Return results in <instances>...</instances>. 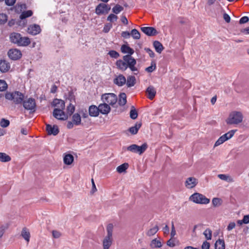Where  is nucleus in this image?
<instances>
[{"instance_id": "obj_1", "label": "nucleus", "mask_w": 249, "mask_h": 249, "mask_svg": "<svg viewBox=\"0 0 249 249\" xmlns=\"http://www.w3.org/2000/svg\"><path fill=\"white\" fill-rule=\"evenodd\" d=\"M59 104H60V106H59V108H55L53 111V117L57 120L65 121L68 118V114H66L64 111L65 109V102L58 99H54L53 102V106H57Z\"/></svg>"}, {"instance_id": "obj_2", "label": "nucleus", "mask_w": 249, "mask_h": 249, "mask_svg": "<svg viewBox=\"0 0 249 249\" xmlns=\"http://www.w3.org/2000/svg\"><path fill=\"white\" fill-rule=\"evenodd\" d=\"M9 39L11 43L17 44L18 46L26 47L31 43V40L28 37L22 36L18 33H11L9 35Z\"/></svg>"}, {"instance_id": "obj_3", "label": "nucleus", "mask_w": 249, "mask_h": 249, "mask_svg": "<svg viewBox=\"0 0 249 249\" xmlns=\"http://www.w3.org/2000/svg\"><path fill=\"white\" fill-rule=\"evenodd\" d=\"M5 97L7 100L13 101L16 104H20L22 103L24 96L20 92L15 91L13 92H7L5 94Z\"/></svg>"}, {"instance_id": "obj_4", "label": "nucleus", "mask_w": 249, "mask_h": 249, "mask_svg": "<svg viewBox=\"0 0 249 249\" xmlns=\"http://www.w3.org/2000/svg\"><path fill=\"white\" fill-rule=\"evenodd\" d=\"M243 115L241 112L233 111L230 114V116L227 120L228 124H238L242 122Z\"/></svg>"}, {"instance_id": "obj_5", "label": "nucleus", "mask_w": 249, "mask_h": 249, "mask_svg": "<svg viewBox=\"0 0 249 249\" xmlns=\"http://www.w3.org/2000/svg\"><path fill=\"white\" fill-rule=\"evenodd\" d=\"M190 199L197 204H207L210 202V199L202 194L196 193L191 196Z\"/></svg>"}, {"instance_id": "obj_6", "label": "nucleus", "mask_w": 249, "mask_h": 249, "mask_svg": "<svg viewBox=\"0 0 249 249\" xmlns=\"http://www.w3.org/2000/svg\"><path fill=\"white\" fill-rule=\"evenodd\" d=\"M148 145L146 143H143L141 146L136 144H133L126 148L127 150L133 153H138L139 155L142 154L147 148Z\"/></svg>"}, {"instance_id": "obj_7", "label": "nucleus", "mask_w": 249, "mask_h": 249, "mask_svg": "<svg viewBox=\"0 0 249 249\" xmlns=\"http://www.w3.org/2000/svg\"><path fill=\"white\" fill-rule=\"evenodd\" d=\"M102 99L104 103L113 105L116 103L117 97L114 93H106L102 96Z\"/></svg>"}, {"instance_id": "obj_8", "label": "nucleus", "mask_w": 249, "mask_h": 249, "mask_svg": "<svg viewBox=\"0 0 249 249\" xmlns=\"http://www.w3.org/2000/svg\"><path fill=\"white\" fill-rule=\"evenodd\" d=\"M111 9L110 6L104 3H99L95 8V13L97 15L107 14Z\"/></svg>"}, {"instance_id": "obj_9", "label": "nucleus", "mask_w": 249, "mask_h": 249, "mask_svg": "<svg viewBox=\"0 0 249 249\" xmlns=\"http://www.w3.org/2000/svg\"><path fill=\"white\" fill-rule=\"evenodd\" d=\"M22 103L25 109L30 110L31 112L35 111L36 104L34 98H30L27 100L23 101Z\"/></svg>"}, {"instance_id": "obj_10", "label": "nucleus", "mask_w": 249, "mask_h": 249, "mask_svg": "<svg viewBox=\"0 0 249 249\" xmlns=\"http://www.w3.org/2000/svg\"><path fill=\"white\" fill-rule=\"evenodd\" d=\"M7 55L11 60H17L21 57L22 53L18 49H11L8 51Z\"/></svg>"}, {"instance_id": "obj_11", "label": "nucleus", "mask_w": 249, "mask_h": 249, "mask_svg": "<svg viewBox=\"0 0 249 249\" xmlns=\"http://www.w3.org/2000/svg\"><path fill=\"white\" fill-rule=\"evenodd\" d=\"M141 31L148 36H154L158 34L156 29L153 27H143L141 28Z\"/></svg>"}, {"instance_id": "obj_12", "label": "nucleus", "mask_w": 249, "mask_h": 249, "mask_svg": "<svg viewBox=\"0 0 249 249\" xmlns=\"http://www.w3.org/2000/svg\"><path fill=\"white\" fill-rule=\"evenodd\" d=\"M46 131H47L48 134L49 135H53V136H56L59 132L57 125H53L52 126L49 124H46Z\"/></svg>"}, {"instance_id": "obj_13", "label": "nucleus", "mask_w": 249, "mask_h": 249, "mask_svg": "<svg viewBox=\"0 0 249 249\" xmlns=\"http://www.w3.org/2000/svg\"><path fill=\"white\" fill-rule=\"evenodd\" d=\"M41 30L40 26L37 24H34L30 25L28 28V32L32 35H36L39 34Z\"/></svg>"}, {"instance_id": "obj_14", "label": "nucleus", "mask_w": 249, "mask_h": 249, "mask_svg": "<svg viewBox=\"0 0 249 249\" xmlns=\"http://www.w3.org/2000/svg\"><path fill=\"white\" fill-rule=\"evenodd\" d=\"M125 77L123 74H119L113 80V83L119 87H122L126 83Z\"/></svg>"}, {"instance_id": "obj_15", "label": "nucleus", "mask_w": 249, "mask_h": 249, "mask_svg": "<svg viewBox=\"0 0 249 249\" xmlns=\"http://www.w3.org/2000/svg\"><path fill=\"white\" fill-rule=\"evenodd\" d=\"M197 179L194 177L188 178L185 181V186L187 188L192 189L197 184Z\"/></svg>"}, {"instance_id": "obj_16", "label": "nucleus", "mask_w": 249, "mask_h": 249, "mask_svg": "<svg viewBox=\"0 0 249 249\" xmlns=\"http://www.w3.org/2000/svg\"><path fill=\"white\" fill-rule=\"evenodd\" d=\"M99 112L103 114H107L110 111V107L107 104L104 103L98 106Z\"/></svg>"}, {"instance_id": "obj_17", "label": "nucleus", "mask_w": 249, "mask_h": 249, "mask_svg": "<svg viewBox=\"0 0 249 249\" xmlns=\"http://www.w3.org/2000/svg\"><path fill=\"white\" fill-rule=\"evenodd\" d=\"M10 68V65L9 62L5 60H0V71L2 72H7Z\"/></svg>"}, {"instance_id": "obj_18", "label": "nucleus", "mask_w": 249, "mask_h": 249, "mask_svg": "<svg viewBox=\"0 0 249 249\" xmlns=\"http://www.w3.org/2000/svg\"><path fill=\"white\" fill-rule=\"evenodd\" d=\"M98 107L95 105H91L89 108V115L91 117H97L99 114Z\"/></svg>"}, {"instance_id": "obj_19", "label": "nucleus", "mask_w": 249, "mask_h": 249, "mask_svg": "<svg viewBox=\"0 0 249 249\" xmlns=\"http://www.w3.org/2000/svg\"><path fill=\"white\" fill-rule=\"evenodd\" d=\"M147 94V97L150 100H153L156 94V90L153 86H149L146 90Z\"/></svg>"}, {"instance_id": "obj_20", "label": "nucleus", "mask_w": 249, "mask_h": 249, "mask_svg": "<svg viewBox=\"0 0 249 249\" xmlns=\"http://www.w3.org/2000/svg\"><path fill=\"white\" fill-rule=\"evenodd\" d=\"M116 65L118 69H120L122 71H125L128 66V65L126 64L125 62H124L121 59L118 60L116 62Z\"/></svg>"}, {"instance_id": "obj_21", "label": "nucleus", "mask_w": 249, "mask_h": 249, "mask_svg": "<svg viewBox=\"0 0 249 249\" xmlns=\"http://www.w3.org/2000/svg\"><path fill=\"white\" fill-rule=\"evenodd\" d=\"M112 242V237L106 236L103 241L104 249H109Z\"/></svg>"}, {"instance_id": "obj_22", "label": "nucleus", "mask_w": 249, "mask_h": 249, "mask_svg": "<svg viewBox=\"0 0 249 249\" xmlns=\"http://www.w3.org/2000/svg\"><path fill=\"white\" fill-rule=\"evenodd\" d=\"M121 50L123 53H128L127 55H132L134 53V51L133 49L128 45L124 44L121 46Z\"/></svg>"}, {"instance_id": "obj_23", "label": "nucleus", "mask_w": 249, "mask_h": 249, "mask_svg": "<svg viewBox=\"0 0 249 249\" xmlns=\"http://www.w3.org/2000/svg\"><path fill=\"white\" fill-rule=\"evenodd\" d=\"M73 160L74 157L70 154L65 155L63 158L64 163L66 165H71L73 162Z\"/></svg>"}, {"instance_id": "obj_24", "label": "nucleus", "mask_w": 249, "mask_h": 249, "mask_svg": "<svg viewBox=\"0 0 249 249\" xmlns=\"http://www.w3.org/2000/svg\"><path fill=\"white\" fill-rule=\"evenodd\" d=\"M72 121L73 123L76 125H79L81 124V117L80 114L76 113L73 114L72 116Z\"/></svg>"}, {"instance_id": "obj_25", "label": "nucleus", "mask_w": 249, "mask_h": 249, "mask_svg": "<svg viewBox=\"0 0 249 249\" xmlns=\"http://www.w3.org/2000/svg\"><path fill=\"white\" fill-rule=\"evenodd\" d=\"M153 46L155 48L156 51L159 53H160L164 49L163 45L159 41H154L153 42Z\"/></svg>"}, {"instance_id": "obj_26", "label": "nucleus", "mask_w": 249, "mask_h": 249, "mask_svg": "<svg viewBox=\"0 0 249 249\" xmlns=\"http://www.w3.org/2000/svg\"><path fill=\"white\" fill-rule=\"evenodd\" d=\"M215 249H225V244L224 239H219L214 244Z\"/></svg>"}, {"instance_id": "obj_27", "label": "nucleus", "mask_w": 249, "mask_h": 249, "mask_svg": "<svg viewBox=\"0 0 249 249\" xmlns=\"http://www.w3.org/2000/svg\"><path fill=\"white\" fill-rule=\"evenodd\" d=\"M126 95L124 92L121 93L119 95L118 104L121 106L125 105L126 103Z\"/></svg>"}, {"instance_id": "obj_28", "label": "nucleus", "mask_w": 249, "mask_h": 249, "mask_svg": "<svg viewBox=\"0 0 249 249\" xmlns=\"http://www.w3.org/2000/svg\"><path fill=\"white\" fill-rule=\"evenodd\" d=\"M21 235L27 242H29L30 233L26 228H23L22 229Z\"/></svg>"}, {"instance_id": "obj_29", "label": "nucleus", "mask_w": 249, "mask_h": 249, "mask_svg": "<svg viewBox=\"0 0 249 249\" xmlns=\"http://www.w3.org/2000/svg\"><path fill=\"white\" fill-rule=\"evenodd\" d=\"M142 124L141 123H136L134 126H132L129 128V131L133 135L136 134L139 129L141 127Z\"/></svg>"}, {"instance_id": "obj_30", "label": "nucleus", "mask_w": 249, "mask_h": 249, "mask_svg": "<svg viewBox=\"0 0 249 249\" xmlns=\"http://www.w3.org/2000/svg\"><path fill=\"white\" fill-rule=\"evenodd\" d=\"M126 85L127 87H131L136 84V78L134 76H129L127 78Z\"/></svg>"}, {"instance_id": "obj_31", "label": "nucleus", "mask_w": 249, "mask_h": 249, "mask_svg": "<svg viewBox=\"0 0 249 249\" xmlns=\"http://www.w3.org/2000/svg\"><path fill=\"white\" fill-rule=\"evenodd\" d=\"M128 163L125 162L118 166L116 170L119 173H122L125 172L126 170L128 168Z\"/></svg>"}, {"instance_id": "obj_32", "label": "nucleus", "mask_w": 249, "mask_h": 249, "mask_svg": "<svg viewBox=\"0 0 249 249\" xmlns=\"http://www.w3.org/2000/svg\"><path fill=\"white\" fill-rule=\"evenodd\" d=\"M11 160V157L5 153L0 152V161L3 162H8Z\"/></svg>"}, {"instance_id": "obj_33", "label": "nucleus", "mask_w": 249, "mask_h": 249, "mask_svg": "<svg viewBox=\"0 0 249 249\" xmlns=\"http://www.w3.org/2000/svg\"><path fill=\"white\" fill-rule=\"evenodd\" d=\"M130 117L133 120H135L137 119V118L138 117L137 111L136 110L134 106H132L131 107V109L130 111Z\"/></svg>"}, {"instance_id": "obj_34", "label": "nucleus", "mask_w": 249, "mask_h": 249, "mask_svg": "<svg viewBox=\"0 0 249 249\" xmlns=\"http://www.w3.org/2000/svg\"><path fill=\"white\" fill-rule=\"evenodd\" d=\"M124 10L123 6L117 4L112 9V11L115 14H118Z\"/></svg>"}, {"instance_id": "obj_35", "label": "nucleus", "mask_w": 249, "mask_h": 249, "mask_svg": "<svg viewBox=\"0 0 249 249\" xmlns=\"http://www.w3.org/2000/svg\"><path fill=\"white\" fill-rule=\"evenodd\" d=\"M130 35H131L133 38L135 39H139L141 37V34L140 32L136 29H134L131 30Z\"/></svg>"}, {"instance_id": "obj_36", "label": "nucleus", "mask_w": 249, "mask_h": 249, "mask_svg": "<svg viewBox=\"0 0 249 249\" xmlns=\"http://www.w3.org/2000/svg\"><path fill=\"white\" fill-rule=\"evenodd\" d=\"M158 231H159V227L157 225H156L155 227H154L153 228L147 231L146 234L147 236H151L155 234H156L158 232Z\"/></svg>"}, {"instance_id": "obj_37", "label": "nucleus", "mask_w": 249, "mask_h": 249, "mask_svg": "<svg viewBox=\"0 0 249 249\" xmlns=\"http://www.w3.org/2000/svg\"><path fill=\"white\" fill-rule=\"evenodd\" d=\"M33 15V12L31 10H28L26 11L23 12L20 15V18L21 19H25L27 18L32 16Z\"/></svg>"}, {"instance_id": "obj_38", "label": "nucleus", "mask_w": 249, "mask_h": 249, "mask_svg": "<svg viewBox=\"0 0 249 249\" xmlns=\"http://www.w3.org/2000/svg\"><path fill=\"white\" fill-rule=\"evenodd\" d=\"M236 131V130H231L229 131L228 132L225 133V134L223 135L222 136L227 140L230 139L231 138L235 132Z\"/></svg>"}, {"instance_id": "obj_39", "label": "nucleus", "mask_w": 249, "mask_h": 249, "mask_svg": "<svg viewBox=\"0 0 249 249\" xmlns=\"http://www.w3.org/2000/svg\"><path fill=\"white\" fill-rule=\"evenodd\" d=\"M151 246L156 248H159L162 246V244L160 241L157 239H154L152 240Z\"/></svg>"}, {"instance_id": "obj_40", "label": "nucleus", "mask_w": 249, "mask_h": 249, "mask_svg": "<svg viewBox=\"0 0 249 249\" xmlns=\"http://www.w3.org/2000/svg\"><path fill=\"white\" fill-rule=\"evenodd\" d=\"M135 60H136L131 56V55H125L123 56V61L125 62L128 65L132 61H134Z\"/></svg>"}, {"instance_id": "obj_41", "label": "nucleus", "mask_w": 249, "mask_h": 249, "mask_svg": "<svg viewBox=\"0 0 249 249\" xmlns=\"http://www.w3.org/2000/svg\"><path fill=\"white\" fill-rule=\"evenodd\" d=\"M207 240H211L212 237V231L210 229H207L203 232Z\"/></svg>"}, {"instance_id": "obj_42", "label": "nucleus", "mask_w": 249, "mask_h": 249, "mask_svg": "<svg viewBox=\"0 0 249 249\" xmlns=\"http://www.w3.org/2000/svg\"><path fill=\"white\" fill-rule=\"evenodd\" d=\"M75 111V107L73 105H72L71 103L69 104V105L67 107V114L71 116V115Z\"/></svg>"}, {"instance_id": "obj_43", "label": "nucleus", "mask_w": 249, "mask_h": 249, "mask_svg": "<svg viewBox=\"0 0 249 249\" xmlns=\"http://www.w3.org/2000/svg\"><path fill=\"white\" fill-rule=\"evenodd\" d=\"M113 226L112 224H109L107 228V235L106 236L112 237V232H113Z\"/></svg>"}, {"instance_id": "obj_44", "label": "nucleus", "mask_w": 249, "mask_h": 249, "mask_svg": "<svg viewBox=\"0 0 249 249\" xmlns=\"http://www.w3.org/2000/svg\"><path fill=\"white\" fill-rule=\"evenodd\" d=\"M8 85L4 80H0V91H3L6 90Z\"/></svg>"}, {"instance_id": "obj_45", "label": "nucleus", "mask_w": 249, "mask_h": 249, "mask_svg": "<svg viewBox=\"0 0 249 249\" xmlns=\"http://www.w3.org/2000/svg\"><path fill=\"white\" fill-rule=\"evenodd\" d=\"M212 203L214 207L219 206L222 204V200L221 198L217 197L213 198L212 200Z\"/></svg>"}, {"instance_id": "obj_46", "label": "nucleus", "mask_w": 249, "mask_h": 249, "mask_svg": "<svg viewBox=\"0 0 249 249\" xmlns=\"http://www.w3.org/2000/svg\"><path fill=\"white\" fill-rule=\"evenodd\" d=\"M8 17L6 14L4 13L0 14V25L5 24L7 21Z\"/></svg>"}, {"instance_id": "obj_47", "label": "nucleus", "mask_w": 249, "mask_h": 249, "mask_svg": "<svg viewBox=\"0 0 249 249\" xmlns=\"http://www.w3.org/2000/svg\"><path fill=\"white\" fill-rule=\"evenodd\" d=\"M10 124V121L8 120L2 118L0 121V125L3 128L8 126Z\"/></svg>"}, {"instance_id": "obj_48", "label": "nucleus", "mask_w": 249, "mask_h": 249, "mask_svg": "<svg viewBox=\"0 0 249 249\" xmlns=\"http://www.w3.org/2000/svg\"><path fill=\"white\" fill-rule=\"evenodd\" d=\"M118 17L114 14H110L107 18V20L110 22H114L117 21Z\"/></svg>"}, {"instance_id": "obj_49", "label": "nucleus", "mask_w": 249, "mask_h": 249, "mask_svg": "<svg viewBox=\"0 0 249 249\" xmlns=\"http://www.w3.org/2000/svg\"><path fill=\"white\" fill-rule=\"evenodd\" d=\"M227 140L223 136L220 137L214 143V147H216L223 143H224Z\"/></svg>"}, {"instance_id": "obj_50", "label": "nucleus", "mask_w": 249, "mask_h": 249, "mask_svg": "<svg viewBox=\"0 0 249 249\" xmlns=\"http://www.w3.org/2000/svg\"><path fill=\"white\" fill-rule=\"evenodd\" d=\"M136 64V61H132L128 65V68H129L130 70L132 71H137L138 72V70L137 68L135 66Z\"/></svg>"}, {"instance_id": "obj_51", "label": "nucleus", "mask_w": 249, "mask_h": 249, "mask_svg": "<svg viewBox=\"0 0 249 249\" xmlns=\"http://www.w3.org/2000/svg\"><path fill=\"white\" fill-rule=\"evenodd\" d=\"M112 27V25L111 23H107L105 24L103 31L105 33L109 32L111 28Z\"/></svg>"}, {"instance_id": "obj_52", "label": "nucleus", "mask_w": 249, "mask_h": 249, "mask_svg": "<svg viewBox=\"0 0 249 249\" xmlns=\"http://www.w3.org/2000/svg\"><path fill=\"white\" fill-rule=\"evenodd\" d=\"M108 54L109 55V56L111 57L114 58H117L120 56L119 53L117 52H116V51H114V50L110 51L108 52Z\"/></svg>"}, {"instance_id": "obj_53", "label": "nucleus", "mask_w": 249, "mask_h": 249, "mask_svg": "<svg viewBox=\"0 0 249 249\" xmlns=\"http://www.w3.org/2000/svg\"><path fill=\"white\" fill-rule=\"evenodd\" d=\"M156 69V64L155 62H152L150 66L146 68L145 71L148 72H152Z\"/></svg>"}, {"instance_id": "obj_54", "label": "nucleus", "mask_w": 249, "mask_h": 249, "mask_svg": "<svg viewBox=\"0 0 249 249\" xmlns=\"http://www.w3.org/2000/svg\"><path fill=\"white\" fill-rule=\"evenodd\" d=\"M8 228V224L3 225L0 227V238H1L6 229Z\"/></svg>"}, {"instance_id": "obj_55", "label": "nucleus", "mask_w": 249, "mask_h": 249, "mask_svg": "<svg viewBox=\"0 0 249 249\" xmlns=\"http://www.w3.org/2000/svg\"><path fill=\"white\" fill-rule=\"evenodd\" d=\"M52 235L53 238H58L61 236V233L59 231L53 230L52 231Z\"/></svg>"}, {"instance_id": "obj_56", "label": "nucleus", "mask_w": 249, "mask_h": 249, "mask_svg": "<svg viewBox=\"0 0 249 249\" xmlns=\"http://www.w3.org/2000/svg\"><path fill=\"white\" fill-rule=\"evenodd\" d=\"M249 20V18L247 16H244L241 18L239 20V23L240 24L246 23Z\"/></svg>"}, {"instance_id": "obj_57", "label": "nucleus", "mask_w": 249, "mask_h": 249, "mask_svg": "<svg viewBox=\"0 0 249 249\" xmlns=\"http://www.w3.org/2000/svg\"><path fill=\"white\" fill-rule=\"evenodd\" d=\"M144 50L146 51L147 53H148L150 57H154L155 56V53L153 51L148 48H145Z\"/></svg>"}, {"instance_id": "obj_58", "label": "nucleus", "mask_w": 249, "mask_h": 249, "mask_svg": "<svg viewBox=\"0 0 249 249\" xmlns=\"http://www.w3.org/2000/svg\"><path fill=\"white\" fill-rule=\"evenodd\" d=\"M167 245L170 247H174L175 246V244L174 243V239L173 238H171L169 240L167 241Z\"/></svg>"}, {"instance_id": "obj_59", "label": "nucleus", "mask_w": 249, "mask_h": 249, "mask_svg": "<svg viewBox=\"0 0 249 249\" xmlns=\"http://www.w3.org/2000/svg\"><path fill=\"white\" fill-rule=\"evenodd\" d=\"M210 247V243L207 242V241H205L203 242L202 246H201V249H209Z\"/></svg>"}, {"instance_id": "obj_60", "label": "nucleus", "mask_w": 249, "mask_h": 249, "mask_svg": "<svg viewBox=\"0 0 249 249\" xmlns=\"http://www.w3.org/2000/svg\"><path fill=\"white\" fill-rule=\"evenodd\" d=\"M176 232L174 222H172L171 232V238H173L174 237V236L176 235Z\"/></svg>"}, {"instance_id": "obj_61", "label": "nucleus", "mask_w": 249, "mask_h": 249, "mask_svg": "<svg viewBox=\"0 0 249 249\" xmlns=\"http://www.w3.org/2000/svg\"><path fill=\"white\" fill-rule=\"evenodd\" d=\"M13 8L15 9V11L17 13H20L22 11V9L20 8V6L19 5V3H17Z\"/></svg>"}, {"instance_id": "obj_62", "label": "nucleus", "mask_w": 249, "mask_h": 249, "mask_svg": "<svg viewBox=\"0 0 249 249\" xmlns=\"http://www.w3.org/2000/svg\"><path fill=\"white\" fill-rule=\"evenodd\" d=\"M16 2V0H5V3L7 6H13Z\"/></svg>"}, {"instance_id": "obj_63", "label": "nucleus", "mask_w": 249, "mask_h": 249, "mask_svg": "<svg viewBox=\"0 0 249 249\" xmlns=\"http://www.w3.org/2000/svg\"><path fill=\"white\" fill-rule=\"evenodd\" d=\"M121 36L124 38H128L130 37V33L128 31H123L121 33Z\"/></svg>"}, {"instance_id": "obj_64", "label": "nucleus", "mask_w": 249, "mask_h": 249, "mask_svg": "<svg viewBox=\"0 0 249 249\" xmlns=\"http://www.w3.org/2000/svg\"><path fill=\"white\" fill-rule=\"evenodd\" d=\"M223 18L227 23H229L231 21L230 16L226 13H224L223 14Z\"/></svg>"}]
</instances>
